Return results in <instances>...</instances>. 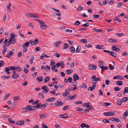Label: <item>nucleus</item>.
<instances>
[{"instance_id":"1","label":"nucleus","mask_w":128,"mask_h":128,"mask_svg":"<svg viewBox=\"0 0 128 128\" xmlns=\"http://www.w3.org/2000/svg\"><path fill=\"white\" fill-rule=\"evenodd\" d=\"M36 20L39 23L40 25L41 29L45 30L47 28V26L44 22L36 19Z\"/></svg>"},{"instance_id":"2","label":"nucleus","mask_w":128,"mask_h":128,"mask_svg":"<svg viewBox=\"0 0 128 128\" xmlns=\"http://www.w3.org/2000/svg\"><path fill=\"white\" fill-rule=\"evenodd\" d=\"M91 80L92 81V83L94 84H95L97 82V81L98 80L100 81L101 80L98 78H96V76L95 75L93 76L91 78Z\"/></svg>"},{"instance_id":"3","label":"nucleus","mask_w":128,"mask_h":128,"mask_svg":"<svg viewBox=\"0 0 128 128\" xmlns=\"http://www.w3.org/2000/svg\"><path fill=\"white\" fill-rule=\"evenodd\" d=\"M26 110H28L30 111H32L35 110L36 108H35L34 106L30 105L27 106Z\"/></svg>"},{"instance_id":"4","label":"nucleus","mask_w":128,"mask_h":128,"mask_svg":"<svg viewBox=\"0 0 128 128\" xmlns=\"http://www.w3.org/2000/svg\"><path fill=\"white\" fill-rule=\"evenodd\" d=\"M103 114L106 116H109L111 115L114 116L115 115V113L112 111L108 112H104L103 113Z\"/></svg>"},{"instance_id":"5","label":"nucleus","mask_w":128,"mask_h":128,"mask_svg":"<svg viewBox=\"0 0 128 128\" xmlns=\"http://www.w3.org/2000/svg\"><path fill=\"white\" fill-rule=\"evenodd\" d=\"M30 44L32 46L38 44L39 42L38 40V38L36 39L35 40L33 41L31 40H30Z\"/></svg>"},{"instance_id":"6","label":"nucleus","mask_w":128,"mask_h":128,"mask_svg":"<svg viewBox=\"0 0 128 128\" xmlns=\"http://www.w3.org/2000/svg\"><path fill=\"white\" fill-rule=\"evenodd\" d=\"M78 87L76 86H74V88H67L65 90V92H68V91H73L74 90H75Z\"/></svg>"},{"instance_id":"7","label":"nucleus","mask_w":128,"mask_h":128,"mask_svg":"<svg viewBox=\"0 0 128 128\" xmlns=\"http://www.w3.org/2000/svg\"><path fill=\"white\" fill-rule=\"evenodd\" d=\"M88 68L90 69L95 70L96 69V66H94L92 64H89L88 65Z\"/></svg>"},{"instance_id":"8","label":"nucleus","mask_w":128,"mask_h":128,"mask_svg":"<svg viewBox=\"0 0 128 128\" xmlns=\"http://www.w3.org/2000/svg\"><path fill=\"white\" fill-rule=\"evenodd\" d=\"M73 81H76L79 79V77L76 74H74L73 75Z\"/></svg>"},{"instance_id":"9","label":"nucleus","mask_w":128,"mask_h":128,"mask_svg":"<svg viewBox=\"0 0 128 128\" xmlns=\"http://www.w3.org/2000/svg\"><path fill=\"white\" fill-rule=\"evenodd\" d=\"M24 123V120H21L18 121L16 122V124L17 125H22Z\"/></svg>"},{"instance_id":"10","label":"nucleus","mask_w":128,"mask_h":128,"mask_svg":"<svg viewBox=\"0 0 128 128\" xmlns=\"http://www.w3.org/2000/svg\"><path fill=\"white\" fill-rule=\"evenodd\" d=\"M109 54L111 56L115 58H116L117 56V54L114 52H110Z\"/></svg>"},{"instance_id":"11","label":"nucleus","mask_w":128,"mask_h":128,"mask_svg":"<svg viewBox=\"0 0 128 128\" xmlns=\"http://www.w3.org/2000/svg\"><path fill=\"white\" fill-rule=\"evenodd\" d=\"M109 120L111 121H115L116 122H120V120L119 119L117 118H110Z\"/></svg>"},{"instance_id":"12","label":"nucleus","mask_w":128,"mask_h":128,"mask_svg":"<svg viewBox=\"0 0 128 128\" xmlns=\"http://www.w3.org/2000/svg\"><path fill=\"white\" fill-rule=\"evenodd\" d=\"M30 43V40L29 42H26L25 44H23L22 46V47L23 48H25L28 47Z\"/></svg>"},{"instance_id":"13","label":"nucleus","mask_w":128,"mask_h":128,"mask_svg":"<svg viewBox=\"0 0 128 128\" xmlns=\"http://www.w3.org/2000/svg\"><path fill=\"white\" fill-rule=\"evenodd\" d=\"M96 86L95 84L92 85L91 87H90L88 89V91H92L95 88Z\"/></svg>"},{"instance_id":"14","label":"nucleus","mask_w":128,"mask_h":128,"mask_svg":"<svg viewBox=\"0 0 128 128\" xmlns=\"http://www.w3.org/2000/svg\"><path fill=\"white\" fill-rule=\"evenodd\" d=\"M59 117L61 118H68V116L67 114H60L59 115Z\"/></svg>"},{"instance_id":"15","label":"nucleus","mask_w":128,"mask_h":128,"mask_svg":"<svg viewBox=\"0 0 128 128\" xmlns=\"http://www.w3.org/2000/svg\"><path fill=\"white\" fill-rule=\"evenodd\" d=\"M104 46L102 45L98 44L96 46V48L97 49H104V48H103Z\"/></svg>"},{"instance_id":"16","label":"nucleus","mask_w":128,"mask_h":128,"mask_svg":"<svg viewBox=\"0 0 128 128\" xmlns=\"http://www.w3.org/2000/svg\"><path fill=\"white\" fill-rule=\"evenodd\" d=\"M64 103L60 102H56L54 104L56 105L57 106H62L63 105Z\"/></svg>"},{"instance_id":"17","label":"nucleus","mask_w":128,"mask_h":128,"mask_svg":"<svg viewBox=\"0 0 128 128\" xmlns=\"http://www.w3.org/2000/svg\"><path fill=\"white\" fill-rule=\"evenodd\" d=\"M62 43V41H59L55 42L54 43L55 46L56 47H58L59 46V45Z\"/></svg>"},{"instance_id":"18","label":"nucleus","mask_w":128,"mask_h":128,"mask_svg":"<svg viewBox=\"0 0 128 128\" xmlns=\"http://www.w3.org/2000/svg\"><path fill=\"white\" fill-rule=\"evenodd\" d=\"M14 53L13 51L12 50L9 53H8L6 55V56L8 58H9Z\"/></svg>"},{"instance_id":"19","label":"nucleus","mask_w":128,"mask_h":128,"mask_svg":"<svg viewBox=\"0 0 128 128\" xmlns=\"http://www.w3.org/2000/svg\"><path fill=\"white\" fill-rule=\"evenodd\" d=\"M19 76V75L18 74H13L12 75V77L13 78H16Z\"/></svg>"},{"instance_id":"20","label":"nucleus","mask_w":128,"mask_h":128,"mask_svg":"<svg viewBox=\"0 0 128 128\" xmlns=\"http://www.w3.org/2000/svg\"><path fill=\"white\" fill-rule=\"evenodd\" d=\"M55 99V98H50L48 99H46V102H52Z\"/></svg>"},{"instance_id":"21","label":"nucleus","mask_w":128,"mask_h":128,"mask_svg":"<svg viewBox=\"0 0 128 128\" xmlns=\"http://www.w3.org/2000/svg\"><path fill=\"white\" fill-rule=\"evenodd\" d=\"M1 78L4 80L8 79L10 78V76H1Z\"/></svg>"},{"instance_id":"22","label":"nucleus","mask_w":128,"mask_h":128,"mask_svg":"<svg viewBox=\"0 0 128 128\" xmlns=\"http://www.w3.org/2000/svg\"><path fill=\"white\" fill-rule=\"evenodd\" d=\"M108 41L112 43L114 42H115L117 41V40L113 38H110L108 39Z\"/></svg>"},{"instance_id":"23","label":"nucleus","mask_w":128,"mask_h":128,"mask_svg":"<svg viewBox=\"0 0 128 128\" xmlns=\"http://www.w3.org/2000/svg\"><path fill=\"white\" fill-rule=\"evenodd\" d=\"M16 70L18 72H20L22 71V69L21 67L18 66H16Z\"/></svg>"},{"instance_id":"24","label":"nucleus","mask_w":128,"mask_h":128,"mask_svg":"<svg viewBox=\"0 0 128 128\" xmlns=\"http://www.w3.org/2000/svg\"><path fill=\"white\" fill-rule=\"evenodd\" d=\"M93 30L94 31L97 32H102L103 30L100 29H93Z\"/></svg>"},{"instance_id":"25","label":"nucleus","mask_w":128,"mask_h":128,"mask_svg":"<svg viewBox=\"0 0 128 128\" xmlns=\"http://www.w3.org/2000/svg\"><path fill=\"white\" fill-rule=\"evenodd\" d=\"M50 78L48 76H47L45 77L44 80V83H46L50 80Z\"/></svg>"},{"instance_id":"26","label":"nucleus","mask_w":128,"mask_h":128,"mask_svg":"<svg viewBox=\"0 0 128 128\" xmlns=\"http://www.w3.org/2000/svg\"><path fill=\"white\" fill-rule=\"evenodd\" d=\"M62 94V95L64 96H67L70 95L69 93L67 92H65L63 93Z\"/></svg>"},{"instance_id":"27","label":"nucleus","mask_w":128,"mask_h":128,"mask_svg":"<svg viewBox=\"0 0 128 128\" xmlns=\"http://www.w3.org/2000/svg\"><path fill=\"white\" fill-rule=\"evenodd\" d=\"M76 97V94H74L73 96H69L68 97V98H69L71 100L75 98Z\"/></svg>"},{"instance_id":"28","label":"nucleus","mask_w":128,"mask_h":128,"mask_svg":"<svg viewBox=\"0 0 128 128\" xmlns=\"http://www.w3.org/2000/svg\"><path fill=\"white\" fill-rule=\"evenodd\" d=\"M70 51L74 53L75 51V49L73 46H71L70 48Z\"/></svg>"},{"instance_id":"29","label":"nucleus","mask_w":128,"mask_h":128,"mask_svg":"<svg viewBox=\"0 0 128 128\" xmlns=\"http://www.w3.org/2000/svg\"><path fill=\"white\" fill-rule=\"evenodd\" d=\"M48 105V104L47 103H45L44 104H41V108L42 109H43L46 106H47Z\"/></svg>"},{"instance_id":"30","label":"nucleus","mask_w":128,"mask_h":128,"mask_svg":"<svg viewBox=\"0 0 128 128\" xmlns=\"http://www.w3.org/2000/svg\"><path fill=\"white\" fill-rule=\"evenodd\" d=\"M119 16H116L114 20V21L116 20L118 22H121V20L119 19Z\"/></svg>"},{"instance_id":"31","label":"nucleus","mask_w":128,"mask_h":128,"mask_svg":"<svg viewBox=\"0 0 128 128\" xmlns=\"http://www.w3.org/2000/svg\"><path fill=\"white\" fill-rule=\"evenodd\" d=\"M124 116L125 118H126L128 115V110H127L125 111L124 114Z\"/></svg>"},{"instance_id":"32","label":"nucleus","mask_w":128,"mask_h":128,"mask_svg":"<svg viewBox=\"0 0 128 128\" xmlns=\"http://www.w3.org/2000/svg\"><path fill=\"white\" fill-rule=\"evenodd\" d=\"M116 84L120 86H121L123 84V83L122 81H116Z\"/></svg>"},{"instance_id":"33","label":"nucleus","mask_w":128,"mask_h":128,"mask_svg":"<svg viewBox=\"0 0 128 128\" xmlns=\"http://www.w3.org/2000/svg\"><path fill=\"white\" fill-rule=\"evenodd\" d=\"M41 103H39L36 104V106H35V108H41Z\"/></svg>"},{"instance_id":"34","label":"nucleus","mask_w":128,"mask_h":128,"mask_svg":"<svg viewBox=\"0 0 128 128\" xmlns=\"http://www.w3.org/2000/svg\"><path fill=\"white\" fill-rule=\"evenodd\" d=\"M111 104H112L110 102H104L103 104V105L106 106H108L111 105Z\"/></svg>"},{"instance_id":"35","label":"nucleus","mask_w":128,"mask_h":128,"mask_svg":"<svg viewBox=\"0 0 128 128\" xmlns=\"http://www.w3.org/2000/svg\"><path fill=\"white\" fill-rule=\"evenodd\" d=\"M115 35L119 37H121L124 36V33H122L121 34L116 33L115 34Z\"/></svg>"},{"instance_id":"36","label":"nucleus","mask_w":128,"mask_h":128,"mask_svg":"<svg viewBox=\"0 0 128 128\" xmlns=\"http://www.w3.org/2000/svg\"><path fill=\"white\" fill-rule=\"evenodd\" d=\"M8 120L9 122L11 124H14L15 123V121L12 120L11 118H9Z\"/></svg>"},{"instance_id":"37","label":"nucleus","mask_w":128,"mask_h":128,"mask_svg":"<svg viewBox=\"0 0 128 128\" xmlns=\"http://www.w3.org/2000/svg\"><path fill=\"white\" fill-rule=\"evenodd\" d=\"M36 80H38L39 82H41L43 80L42 77V76H40L36 78Z\"/></svg>"},{"instance_id":"38","label":"nucleus","mask_w":128,"mask_h":128,"mask_svg":"<svg viewBox=\"0 0 128 128\" xmlns=\"http://www.w3.org/2000/svg\"><path fill=\"white\" fill-rule=\"evenodd\" d=\"M80 41L84 43H87L88 42L87 40L84 39H81L80 40Z\"/></svg>"},{"instance_id":"39","label":"nucleus","mask_w":128,"mask_h":128,"mask_svg":"<svg viewBox=\"0 0 128 128\" xmlns=\"http://www.w3.org/2000/svg\"><path fill=\"white\" fill-rule=\"evenodd\" d=\"M114 90L115 91H118L120 90V88L116 86L114 87Z\"/></svg>"},{"instance_id":"40","label":"nucleus","mask_w":128,"mask_h":128,"mask_svg":"<svg viewBox=\"0 0 128 128\" xmlns=\"http://www.w3.org/2000/svg\"><path fill=\"white\" fill-rule=\"evenodd\" d=\"M80 48H81L80 46H78V47L76 49V52H79L80 50Z\"/></svg>"},{"instance_id":"41","label":"nucleus","mask_w":128,"mask_h":128,"mask_svg":"<svg viewBox=\"0 0 128 128\" xmlns=\"http://www.w3.org/2000/svg\"><path fill=\"white\" fill-rule=\"evenodd\" d=\"M64 45L65 46L63 47V49H67L69 47V46H68V45H69L68 44L65 43L64 44Z\"/></svg>"},{"instance_id":"42","label":"nucleus","mask_w":128,"mask_h":128,"mask_svg":"<svg viewBox=\"0 0 128 128\" xmlns=\"http://www.w3.org/2000/svg\"><path fill=\"white\" fill-rule=\"evenodd\" d=\"M114 66L111 64H110L109 66V68L110 70H113L114 69Z\"/></svg>"},{"instance_id":"43","label":"nucleus","mask_w":128,"mask_h":128,"mask_svg":"<svg viewBox=\"0 0 128 128\" xmlns=\"http://www.w3.org/2000/svg\"><path fill=\"white\" fill-rule=\"evenodd\" d=\"M128 100V98L127 97H125L122 98V100L123 102H125L127 101Z\"/></svg>"},{"instance_id":"44","label":"nucleus","mask_w":128,"mask_h":128,"mask_svg":"<svg viewBox=\"0 0 128 128\" xmlns=\"http://www.w3.org/2000/svg\"><path fill=\"white\" fill-rule=\"evenodd\" d=\"M38 96L40 98H43L44 97V96L42 93H40Z\"/></svg>"},{"instance_id":"45","label":"nucleus","mask_w":128,"mask_h":128,"mask_svg":"<svg viewBox=\"0 0 128 128\" xmlns=\"http://www.w3.org/2000/svg\"><path fill=\"white\" fill-rule=\"evenodd\" d=\"M20 100V98L18 96H16L14 97L13 100L14 101H16Z\"/></svg>"},{"instance_id":"46","label":"nucleus","mask_w":128,"mask_h":128,"mask_svg":"<svg viewBox=\"0 0 128 128\" xmlns=\"http://www.w3.org/2000/svg\"><path fill=\"white\" fill-rule=\"evenodd\" d=\"M10 95V94L8 93L5 95L4 97V100H6Z\"/></svg>"},{"instance_id":"47","label":"nucleus","mask_w":128,"mask_h":128,"mask_svg":"<svg viewBox=\"0 0 128 128\" xmlns=\"http://www.w3.org/2000/svg\"><path fill=\"white\" fill-rule=\"evenodd\" d=\"M60 66H61L62 68H64V62L62 61L60 63Z\"/></svg>"},{"instance_id":"48","label":"nucleus","mask_w":128,"mask_h":128,"mask_svg":"<svg viewBox=\"0 0 128 128\" xmlns=\"http://www.w3.org/2000/svg\"><path fill=\"white\" fill-rule=\"evenodd\" d=\"M122 100H119L118 101V106H120V105L122 104Z\"/></svg>"},{"instance_id":"49","label":"nucleus","mask_w":128,"mask_h":128,"mask_svg":"<svg viewBox=\"0 0 128 128\" xmlns=\"http://www.w3.org/2000/svg\"><path fill=\"white\" fill-rule=\"evenodd\" d=\"M122 2H120L116 6L118 8H120L122 6Z\"/></svg>"},{"instance_id":"50","label":"nucleus","mask_w":128,"mask_h":128,"mask_svg":"<svg viewBox=\"0 0 128 128\" xmlns=\"http://www.w3.org/2000/svg\"><path fill=\"white\" fill-rule=\"evenodd\" d=\"M39 116L40 118H44L47 117V116H46L44 114H41L39 115Z\"/></svg>"},{"instance_id":"51","label":"nucleus","mask_w":128,"mask_h":128,"mask_svg":"<svg viewBox=\"0 0 128 128\" xmlns=\"http://www.w3.org/2000/svg\"><path fill=\"white\" fill-rule=\"evenodd\" d=\"M100 16L98 14H94L92 15V17L94 18H99Z\"/></svg>"},{"instance_id":"52","label":"nucleus","mask_w":128,"mask_h":128,"mask_svg":"<svg viewBox=\"0 0 128 128\" xmlns=\"http://www.w3.org/2000/svg\"><path fill=\"white\" fill-rule=\"evenodd\" d=\"M90 103L89 102H88L87 103H85L83 104H82V106H83L87 107V106H88L90 105Z\"/></svg>"},{"instance_id":"53","label":"nucleus","mask_w":128,"mask_h":128,"mask_svg":"<svg viewBox=\"0 0 128 128\" xmlns=\"http://www.w3.org/2000/svg\"><path fill=\"white\" fill-rule=\"evenodd\" d=\"M19 33L20 35V36L22 37V38H26L25 36H24V35L22 34L20 31H19Z\"/></svg>"},{"instance_id":"54","label":"nucleus","mask_w":128,"mask_h":128,"mask_svg":"<svg viewBox=\"0 0 128 128\" xmlns=\"http://www.w3.org/2000/svg\"><path fill=\"white\" fill-rule=\"evenodd\" d=\"M128 92V87H126L124 89V94H125Z\"/></svg>"},{"instance_id":"55","label":"nucleus","mask_w":128,"mask_h":128,"mask_svg":"<svg viewBox=\"0 0 128 128\" xmlns=\"http://www.w3.org/2000/svg\"><path fill=\"white\" fill-rule=\"evenodd\" d=\"M32 17L33 18H38L39 16L38 15L36 14H32Z\"/></svg>"},{"instance_id":"56","label":"nucleus","mask_w":128,"mask_h":128,"mask_svg":"<svg viewBox=\"0 0 128 128\" xmlns=\"http://www.w3.org/2000/svg\"><path fill=\"white\" fill-rule=\"evenodd\" d=\"M68 82L69 83L72 82V78L71 77H68Z\"/></svg>"},{"instance_id":"57","label":"nucleus","mask_w":128,"mask_h":128,"mask_svg":"<svg viewBox=\"0 0 128 128\" xmlns=\"http://www.w3.org/2000/svg\"><path fill=\"white\" fill-rule=\"evenodd\" d=\"M40 101L39 100H37L34 101L33 102V104H32V105H35V104H37Z\"/></svg>"},{"instance_id":"58","label":"nucleus","mask_w":128,"mask_h":128,"mask_svg":"<svg viewBox=\"0 0 128 128\" xmlns=\"http://www.w3.org/2000/svg\"><path fill=\"white\" fill-rule=\"evenodd\" d=\"M98 66L102 70H103V67L104 65L102 64H98Z\"/></svg>"},{"instance_id":"59","label":"nucleus","mask_w":128,"mask_h":128,"mask_svg":"<svg viewBox=\"0 0 128 128\" xmlns=\"http://www.w3.org/2000/svg\"><path fill=\"white\" fill-rule=\"evenodd\" d=\"M10 70V69L9 68L7 67H6V68L5 70H4L5 72L6 73L7 72H8Z\"/></svg>"},{"instance_id":"60","label":"nucleus","mask_w":128,"mask_h":128,"mask_svg":"<svg viewBox=\"0 0 128 128\" xmlns=\"http://www.w3.org/2000/svg\"><path fill=\"white\" fill-rule=\"evenodd\" d=\"M68 108L69 106L68 105L66 106L63 107L62 108V110H66Z\"/></svg>"},{"instance_id":"61","label":"nucleus","mask_w":128,"mask_h":128,"mask_svg":"<svg viewBox=\"0 0 128 128\" xmlns=\"http://www.w3.org/2000/svg\"><path fill=\"white\" fill-rule=\"evenodd\" d=\"M44 90L42 91V92L43 93H45V94L48 92L49 90L48 88H46V89H45V90Z\"/></svg>"},{"instance_id":"62","label":"nucleus","mask_w":128,"mask_h":128,"mask_svg":"<svg viewBox=\"0 0 128 128\" xmlns=\"http://www.w3.org/2000/svg\"><path fill=\"white\" fill-rule=\"evenodd\" d=\"M54 55L58 58H59L60 56V54L58 53H55L54 54Z\"/></svg>"},{"instance_id":"63","label":"nucleus","mask_w":128,"mask_h":128,"mask_svg":"<svg viewBox=\"0 0 128 128\" xmlns=\"http://www.w3.org/2000/svg\"><path fill=\"white\" fill-rule=\"evenodd\" d=\"M42 128H48V127L46 125L42 123Z\"/></svg>"},{"instance_id":"64","label":"nucleus","mask_w":128,"mask_h":128,"mask_svg":"<svg viewBox=\"0 0 128 128\" xmlns=\"http://www.w3.org/2000/svg\"><path fill=\"white\" fill-rule=\"evenodd\" d=\"M16 66H11L10 68V70H16Z\"/></svg>"}]
</instances>
